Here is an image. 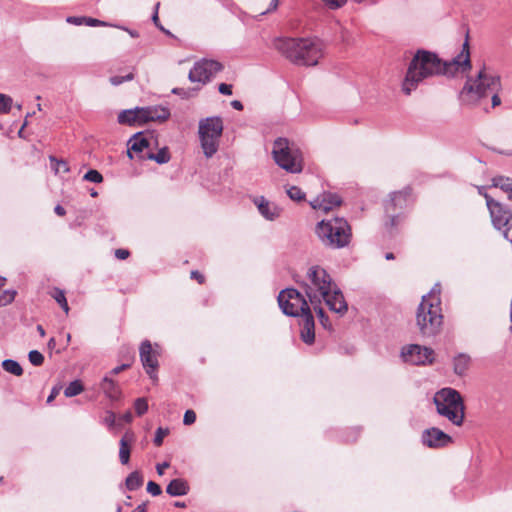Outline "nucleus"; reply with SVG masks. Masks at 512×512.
I'll return each instance as SVG.
<instances>
[{"label":"nucleus","instance_id":"1","mask_svg":"<svg viewBox=\"0 0 512 512\" xmlns=\"http://www.w3.org/2000/svg\"><path fill=\"white\" fill-rule=\"evenodd\" d=\"M471 69L468 38L463 43L461 52L449 61H443L437 54L419 49L410 60L405 76L401 82V91L409 96L426 80L439 75L454 76L457 72Z\"/></svg>","mask_w":512,"mask_h":512},{"label":"nucleus","instance_id":"2","mask_svg":"<svg viewBox=\"0 0 512 512\" xmlns=\"http://www.w3.org/2000/svg\"><path fill=\"white\" fill-rule=\"evenodd\" d=\"M301 287L310 305L319 306L324 302L330 311L339 316L346 314L348 305L344 295L323 267L319 265L309 267Z\"/></svg>","mask_w":512,"mask_h":512},{"label":"nucleus","instance_id":"3","mask_svg":"<svg viewBox=\"0 0 512 512\" xmlns=\"http://www.w3.org/2000/svg\"><path fill=\"white\" fill-rule=\"evenodd\" d=\"M501 90L500 76L487 70L486 66L483 65L475 77H467L460 92V97L463 102L474 104L491 95L492 107H497L501 104L499 97Z\"/></svg>","mask_w":512,"mask_h":512},{"label":"nucleus","instance_id":"4","mask_svg":"<svg viewBox=\"0 0 512 512\" xmlns=\"http://www.w3.org/2000/svg\"><path fill=\"white\" fill-rule=\"evenodd\" d=\"M275 48L296 65L315 66L324 56V45L311 38H279Z\"/></svg>","mask_w":512,"mask_h":512},{"label":"nucleus","instance_id":"5","mask_svg":"<svg viewBox=\"0 0 512 512\" xmlns=\"http://www.w3.org/2000/svg\"><path fill=\"white\" fill-rule=\"evenodd\" d=\"M440 285L436 284L428 295L422 297L416 314L420 333L426 337L437 335L443 324L440 301Z\"/></svg>","mask_w":512,"mask_h":512},{"label":"nucleus","instance_id":"6","mask_svg":"<svg viewBox=\"0 0 512 512\" xmlns=\"http://www.w3.org/2000/svg\"><path fill=\"white\" fill-rule=\"evenodd\" d=\"M439 415L456 426H461L465 418V406L461 394L453 388H442L433 397Z\"/></svg>","mask_w":512,"mask_h":512},{"label":"nucleus","instance_id":"7","mask_svg":"<svg viewBox=\"0 0 512 512\" xmlns=\"http://www.w3.org/2000/svg\"><path fill=\"white\" fill-rule=\"evenodd\" d=\"M316 233L323 245L333 249L345 247L351 237L350 226L343 218L322 220L316 227Z\"/></svg>","mask_w":512,"mask_h":512},{"label":"nucleus","instance_id":"8","mask_svg":"<svg viewBox=\"0 0 512 512\" xmlns=\"http://www.w3.org/2000/svg\"><path fill=\"white\" fill-rule=\"evenodd\" d=\"M272 155L276 164L287 172L296 174L303 170L302 152L286 138L274 141Z\"/></svg>","mask_w":512,"mask_h":512},{"label":"nucleus","instance_id":"9","mask_svg":"<svg viewBox=\"0 0 512 512\" xmlns=\"http://www.w3.org/2000/svg\"><path fill=\"white\" fill-rule=\"evenodd\" d=\"M222 132L223 121L219 116L207 117L199 121L198 135L206 158H211L218 151Z\"/></svg>","mask_w":512,"mask_h":512},{"label":"nucleus","instance_id":"10","mask_svg":"<svg viewBox=\"0 0 512 512\" xmlns=\"http://www.w3.org/2000/svg\"><path fill=\"white\" fill-rule=\"evenodd\" d=\"M278 304L282 312L291 317H301L311 312L309 300L294 288L282 290L278 295Z\"/></svg>","mask_w":512,"mask_h":512},{"label":"nucleus","instance_id":"11","mask_svg":"<svg viewBox=\"0 0 512 512\" xmlns=\"http://www.w3.org/2000/svg\"><path fill=\"white\" fill-rule=\"evenodd\" d=\"M488 210L490 212L493 226L497 230L502 231L505 239L512 243V234L510 235L511 226H509L512 219V211L493 198H488Z\"/></svg>","mask_w":512,"mask_h":512},{"label":"nucleus","instance_id":"12","mask_svg":"<svg viewBox=\"0 0 512 512\" xmlns=\"http://www.w3.org/2000/svg\"><path fill=\"white\" fill-rule=\"evenodd\" d=\"M222 68V64L218 61L202 59L194 64L188 78L192 83L206 84Z\"/></svg>","mask_w":512,"mask_h":512},{"label":"nucleus","instance_id":"13","mask_svg":"<svg viewBox=\"0 0 512 512\" xmlns=\"http://www.w3.org/2000/svg\"><path fill=\"white\" fill-rule=\"evenodd\" d=\"M401 357L404 362L412 365H426L433 362L434 351L428 347L411 344L402 349Z\"/></svg>","mask_w":512,"mask_h":512},{"label":"nucleus","instance_id":"14","mask_svg":"<svg viewBox=\"0 0 512 512\" xmlns=\"http://www.w3.org/2000/svg\"><path fill=\"white\" fill-rule=\"evenodd\" d=\"M140 359L150 379L157 382L158 352L152 348L148 340L143 341L140 346Z\"/></svg>","mask_w":512,"mask_h":512},{"label":"nucleus","instance_id":"15","mask_svg":"<svg viewBox=\"0 0 512 512\" xmlns=\"http://www.w3.org/2000/svg\"><path fill=\"white\" fill-rule=\"evenodd\" d=\"M409 196L410 190L405 189L391 193L389 200L385 202V212L390 217L392 226L396 225V220L399 217V214L396 212L397 209L402 210L407 207Z\"/></svg>","mask_w":512,"mask_h":512},{"label":"nucleus","instance_id":"16","mask_svg":"<svg viewBox=\"0 0 512 512\" xmlns=\"http://www.w3.org/2000/svg\"><path fill=\"white\" fill-rule=\"evenodd\" d=\"M421 441L429 448H441L451 443L452 438L439 428L432 427L423 431Z\"/></svg>","mask_w":512,"mask_h":512},{"label":"nucleus","instance_id":"17","mask_svg":"<svg viewBox=\"0 0 512 512\" xmlns=\"http://www.w3.org/2000/svg\"><path fill=\"white\" fill-rule=\"evenodd\" d=\"M140 123L165 122L170 117V110L164 106H149L139 109Z\"/></svg>","mask_w":512,"mask_h":512},{"label":"nucleus","instance_id":"18","mask_svg":"<svg viewBox=\"0 0 512 512\" xmlns=\"http://www.w3.org/2000/svg\"><path fill=\"white\" fill-rule=\"evenodd\" d=\"M341 203L342 200L339 195L330 192H324L317 198L312 200L310 202V205L313 209L328 212L334 209L335 207L340 206Z\"/></svg>","mask_w":512,"mask_h":512},{"label":"nucleus","instance_id":"19","mask_svg":"<svg viewBox=\"0 0 512 512\" xmlns=\"http://www.w3.org/2000/svg\"><path fill=\"white\" fill-rule=\"evenodd\" d=\"M301 326V339L306 344H312L315 339V322L312 312L303 314L300 321Z\"/></svg>","mask_w":512,"mask_h":512},{"label":"nucleus","instance_id":"20","mask_svg":"<svg viewBox=\"0 0 512 512\" xmlns=\"http://www.w3.org/2000/svg\"><path fill=\"white\" fill-rule=\"evenodd\" d=\"M254 204L257 206L259 213L267 220L273 221L280 216V209L263 196L256 197Z\"/></svg>","mask_w":512,"mask_h":512},{"label":"nucleus","instance_id":"21","mask_svg":"<svg viewBox=\"0 0 512 512\" xmlns=\"http://www.w3.org/2000/svg\"><path fill=\"white\" fill-rule=\"evenodd\" d=\"M135 440L132 432H126L119 442V460L122 465H126L130 461L131 446Z\"/></svg>","mask_w":512,"mask_h":512},{"label":"nucleus","instance_id":"22","mask_svg":"<svg viewBox=\"0 0 512 512\" xmlns=\"http://www.w3.org/2000/svg\"><path fill=\"white\" fill-rule=\"evenodd\" d=\"M188 482L183 478H176L170 481L166 487V493L172 497L185 496L189 493Z\"/></svg>","mask_w":512,"mask_h":512},{"label":"nucleus","instance_id":"23","mask_svg":"<svg viewBox=\"0 0 512 512\" xmlns=\"http://www.w3.org/2000/svg\"><path fill=\"white\" fill-rule=\"evenodd\" d=\"M151 139L145 137L142 135V133L135 134L128 142L129 149H128V156L132 158L131 151L134 152H142L145 148H148L151 146Z\"/></svg>","mask_w":512,"mask_h":512},{"label":"nucleus","instance_id":"24","mask_svg":"<svg viewBox=\"0 0 512 512\" xmlns=\"http://www.w3.org/2000/svg\"><path fill=\"white\" fill-rule=\"evenodd\" d=\"M492 187L500 188L507 193V197L512 201V179L505 176H496L492 178Z\"/></svg>","mask_w":512,"mask_h":512},{"label":"nucleus","instance_id":"25","mask_svg":"<svg viewBox=\"0 0 512 512\" xmlns=\"http://www.w3.org/2000/svg\"><path fill=\"white\" fill-rule=\"evenodd\" d=\"M469 364L470 357L467 354H458L453 360L455 374L459 376L464 375L468 370Z\"/></svg>","mask_w":512,"mask_h":512},{"label":"nucleus","instance_id":"26","mask_svg":"<svg viewBox=\"0 0 512 512\" xmlns=\"http://www.w3.org/2000/svg\"><path fill=\"white\" fill-rule=\"evenodd\" d=\"M140 108H136L135 110H124L118 115V122L120 124H135L136 122L140 123Z\"/></svg>","mask_w":512,"mask_h":512},{"label":"nucleus","instance_id":"27","mask_svg":"<svg viewBox=\"0 0 512 512\" xmlns=\"http://www.w3.org/2000/svg\"><path fill=\"white\" fill-rule=\"evenodd\" d=\"M101 389L107 397L116 399L119 395L117 384L108 376H105L101 383Z\"/></svg>","mask_w":512,"mask_h":512},{"label":"nucleus","instance_id":"28","mask_svg":"<svg viewBox=\"0 0 512 512\" xmlns=\"http://www.w3.org/2000/svg\"><path fill=\"white\" fill-rule=\"evenodd\" d=\"M126 488L130 491L137 490L143 485V476L139 471L130 473L125 481Z\"/></svg>","mask_w":512,"mask_h":512},{"label":"nucleus","instance_id":"29","mask_svg":"<svg viewBox=\"0 0 512 512\" xmlns=\"http://www.w3.org/2000/svg\"><path fill=\"white\" fill-rule=\"evenodd\" d=\"M2 368L15 376H21L23 374V369L21 365L12 359H6L2 362Z\"/></svg>","mask_w":512,"mask_h":512},{"label":"nucleus","instance_id":"30","mask_svg":"<svg viewBox=\"0 0 512 512\" xmlns=\"http://www.w3.org/2000/svg\"><path fill=\"white\" fill-rule=\"evenodd\" d=\"M50 295L67 314L69 312V306L64 291L59 288H53Z\"/></svg>","mask_w":512,"mask_h":512},{"label":"nucleus","instance_id":"31","mask_svg":"<svg viewBox=\"0 0 512 512\" xmlns=\"http://www.w3.org/2000/svg\"><path fill=\"white\" fill-rule=\"evenodd\" d=\"M147 157L158 164H165L170 160V153L167 147H163L157 153H149Z\"/></svg>","mask_w":512,"mask_h":512},{"label":"nucleus","instance_id":"32","mask_svg":"<svg viewBox=\"0 0 512 512\" xmlns=\"http://www.w3.org/2000/svg\"><path fill=\"white\" fill-rule=\"evenodd\" d=\"M84 390L82 383L79 380H75L69 383L64 390V395L68 398L74 397L80 394Z\"/></svg>","mask_w":512,"mask_h":512},{"label":"nucleus","instance_id":"33","mask_svg":"<svg viewBox=\"0 0 512 512\" xmlns=\"http://www.w3.org/2000/svg\"><path fill=\"white\" fill-rule=\"evenodd\" d=\"M286 193L293 201L299 202L305 199V193L297 186L288 187Z\"/></svg>","mask_w":512,"mask_h":512},{"label":"nucleus","instance_id":"34","mask_svg":"<svg viewBox=\"0 0 512 512\" xmlns=\"http://www.w3.org/2000/svg\"><path fill=\"white\" fill-rule=\"evenodd\" d=\"M16 291L5 290L0 294V307L12 303L15 299Z\"/></svg>","mask_w":512,"mask_h":512},{"label":"nucleus","instance_id":"35","mask_svg":"<svg viewBox=\"0 0 512 512\" xmlns=\"http://www.w3.org/2000/svg\"><path fill=\"white\" fill-rule=\"evenodd\" d=\"M28 359L34 366H41L44 362V356L38 350H31L28 354Z\"/></svg>","mask_w":512,"mask_h":512},{"label":"nucleus","instance_id":"36","mask_svg":"<svg viewBox=\"0 0 512 512\" xmlns=\"http://www.w3.org/2000/svg\"><path fill=\"white\" fill-rule=\"evenodd\" d=\"M134 408L137 415L141 416L145 414L148 410V403L146 398H137L134 402Z\"/></svg>","mask_w":512,"mask_h":512},{"label":"nucleus","instance_id":"37","mask_svg":"<svg viewBox=\"0 0 512 512\" xmlns=\"http://www.w3.org/2000/svg\"><path fill=\"white\" fill-rule=\"evenodd\" d=\"M84 179L93 183H101L103 176L97 170L91 169L84 175Z\"/></svg>","mask_w":512,"mask_h":512},{"label":"nucleus","instance_id":"38","mask_svg":"<svg viewBox=\"0 0 512 512\" xmlns=\"http://www.w3.org/2000/svg\"><path fill=\"white\" fill-rule=\"evenodd\" d=\"M133 79H134V74L128 73L125 76H112V77H110L109 81L112 85L118 86L126 81H131Z\"/></svg>","mask_w":512,"mask_h":512},{"label":"nucleus","instance_id":"39","mask_svg":"<svg viewBox=\"0 0 512 512\" xmlns=\"http://www.w3.org/2000/svg\"><path fill=\"white\" fill-rule=\"evenodd\" d=\"M11 105H12V98L7 95L0 94V112H2V113L8 112L11 108Z\"/></svg>","mask_w":512,"mask_h":512},{"label":"nucleus","instance_id":"40","mask_svg":"<svg viewBox=\"0 0 512 512\" xmlns=\"http://www.w3.org/2000/svg\"><path fill=\"white\" fill-rule=\"evenodd\" d=\"M168 434H169V429L168 428L159 427L156 430V433H155L154 444L156 446H161L162 443H163L164 437L167 436Z\"/></svg>","mask_w":512,"mask_h":512},{"label":"nucleus","instance_id":"41","mask_svg":"<svg viewBox=\"0 0 512 512\" xmlns=\"http://www.w3.org/2000/svg\"><path fill=\"white\" fill-rule=\"evenodd\" d=\"M311 306L313 307V309L317 313V315L319 317V320H320L321 324L323 325V327L327 328L328 325H329L328 324V317L326 316V314L324 312L322 304H319V306H317V305H311Z\"/></svg>","mask_w":512,"mask_h":512},{"label":"nucleus","instance_id":"42","mask_svg":"<svg viewBox=\"0 0 512 512\" xmlns=\"http://www.w3.org/2000/svg\"><path fill=\"white\" fill-rule=\"evenodd\" d=\"M147 492L152 496H159L162 493V489L159 484L154 481H149L147 483Z\"/></svg>","mask_w":512,"mask_h":512},{"label":"nucleus","instance_id":"43","mask_svg":"<svg viewBox=\"0 0 512 512\" xmlns=\"http://www.w3.org/2000/svg\"><path fill=\"white\" fill-rule=\"evenodd\" d=\"M325 5L329 8V9H332V10H336L340 7H342L346 2L347 0H322Z\"/></svg>","mask_w":512,"mask_h":512},{"label":"nucleus","instance_id":"44","mask_svg":"<svg viewBox=\"0 0 512 512\" xmlns=\"http://www.w3.org/2000/svg\"><path fill=\"white\" fill-rule=\"evenodd\" d=\"M196 421V413L193 410H187L183 417L185 425H191Z\"/></svg>","mask_w":512,"mask_h":512},{"label":"nucleus","instance_id":"45","mask_svg":"<svg viewBox=\"0 0 512 512\" xmlns=\"http://www.w3.org/2000/svg\"><path fill=\"white\" fill-rule=\"evenodd\" d=\"M85 25L87 26H107V23L95 18L85 17Z\"/></svg>","mask_w":512,"mask_h":512},{"label":"nucleus","instance_id":"46","mask_svg":"<svg viewBox=\"0 0 512 512\" xmlns=\"http://www.w3.org/2000/svg\"><path fill=\"white\" fill-rule=\"evenodd\" d=\"M218 90L223 95H231L232 94V85L221 83L218 87Z\"/></svg>","mask_w":512,"mask_h":512},{"label":"nucleus","instance_id":"47","mask_svg":"<svg viewBox=\"0 0 512 512\" xmlns=\"http://www.w3.org/2000/svg\"><path fill=\"white\" fill-rule=\"evenodd\" d=\"M278 5H279V0H271L270 5L267 8V10L261 12L259 16H263V15H265L267 13L275 11L278 8Z\"/></svg>","mask_w":512,"mask_h":512},{"label":"nucleus","instance_id":"48","mask_svg":"<svg viewBox=\"0 0 512 512\" xmlns=\"http://www.w3.org/2000/svg\"><path fill=\"white\" fill-rule=\"evenodd\" d=\"M159 5H160V3H157V4L155 5V12H154V14H153V16H152V20H153L154 24H155L157 27H159L162 31H164V32H166V33H169V32H168V31H166L162 26H160V25H159V17H158V8H159Z\"/></svg>","mask_w":512,"mask_h":512},{"label":"nucleus","instance_id":"49","mask_svg":"<svg viewBox=\"0 0 512 512\" xmlns=\"http://www.w3.org/2000/svg\"><path fill=\"white\" fill-rule=\"evenodd\" d=\"M67 22L74 25H82L85 24V17L70 16L67 18Z\"/></svg>","mask_w":512,"mask_h":512},{"label":"nucleus","instance_id":"50","mask_svg":"<svg viewBox=\"0 0 512 512\" xmlns=\"http://www.w3.org/2000/svg\"><path fill=\"white\" fill-rule=\"evenodd\" d=\"M115 414L113 412H107V415L104 419V422L109 426L113 427L115 425Z\"/></svg>","mask_w":512,"mask_h":512},{"label":"nucleus","instance_id":"51","mask_svg":"<svg viewBox=\"0 0 512 512\" xmlns=\"http://www.w3.org/2000/svg\"><path fill=\"white\" fill-rule=\"evenodd\" d=\"M129 251L126 249H117L115 251V256L120 260H125L129 256Z\"/></svg>","mask_w":512,"mask_h":512},{"label":"nucleus","instance_id":"52","mask_svg":"<svg viewBox=\"0 0 512 512\" xmlns=\"http://www.w3.org/2000/svg\"><path fill=\"white\" fill-rule=\"evenodd\" d=\"M169 466H170L169 462L158 463L156 465V471H157L158 475L162 476L164 474L165 469L169 468Z\"/></svg>","mask_w":512,"mask_h":512},{"label":"nucleus","instance_id":"53","mask_svg":"<svg viewBox=\"0 0 512 512\" xmlns=\"http://www.w3.org/2000/svg\"><path fill=\"white\" fill-rule=\"evenodd\" d=\"M130 367V364L129 363H125V364H122V365H119L117 367H115L114 369L111 370V374L113 375H116V374H119L120 372L126 370L127 368Z\"/></svg>","mask_w":512,"mask_h":512},{"label":"nucleus","instance_id":"54","mask_svg":"<svg viewBox=\"0 0 512 512\" xmlns=\"http://www.w3.org/2000/svg\"><path fill=\"white\" fill-rule=\"evenodd\" d=\"M56 172L62 170L63 172H68L69 167L65 161H57V167L55 168Z\"/></svg>","mask_w":512,"mask_h":512},{"label":"nucleus","instance_id":"55","mask_svg":"<svg viewBox=\"0 0 512 512\" xmlns=\"http://www.w3.org/2000/svg\"><path fill=\"white\" fill-rule=\"evenodd\" d=\"M477 191L480 195H482L486 200V205L488 206V198H492L487 192L485 186H477Z\"/></svg>","mask_w":512,"mask_h":512},{"label":"nucleus","instance_id":"56","mask_svg":"<svg viewBox=\"0 0 512 512\" xmlns=\"http://www.w3.org/2000/svg\"><path fill=\"white\" fill-rule=\"evenodd\" d=\"M191 278L196 279L199 283H203V281H204L203 275L198 271H192Z\"/></svg>","mask_w":512,"mask_h":512},{"label":"nucleus","instance_id":"57","mask_svg":"<svg viewBox=\"0 0 512 512\" xmlns=\"http://www.w3.org/2000/svg\"><path fill=\"white\" fill-rule=\"evenodd\" d=\"M58 393H59V389L53 388L51 391V394L47 398V402L48 403L52 402Z\"/></svg>","mask_w":512,"mask_h":512},{"label":"nucleus","instance_id":"58","mask_svg":"<svg viewBox=\"0 0 512 512\" xmlns=\"http://www.w3.org/2000/svg\"><path fill=\"white\" fill-rule=\"evenodd\" d=\"M54 211L57 215L59 216H64L66 211L65 209L61 206V205H57L55 208H54Z\"/></svg>","mask_w":512,"mask_h":512},{"label":"nucleus","instance_id":"59","mask_svg":"<svg viewBox=\"0 0 512 512\" xmlns=\"http://www.w3.org/2000/svg\"><path fill=\"white\" fill-rule=\"evenodd\" d=\"M231 106H232L234 109L239 110V111L243 109V105H242V103H241L240 101H238V100H233V101L231 102Z\"/></svg>","mask_w":512,"mask_h":512},{"label":"nucleus","instance_id":"60","mask_svg":"<svg viewBox=\"0 0 512 512\" xmlns=\"http://www.w3.org/2000/svg\"><path fill=\"white\" fill-rule=\"evenodd\" d=\"M122 419H123L125 422L129 423V422H131V421H132L133 416H132V414H131V412H130V411H127L125 414H123Z\"/></svg>","mask_w":512,"mask_h":512},{"label":"nucleus","instance_id":"61","mask_svg":"<svg viewBox=\"0 0 512 512\" xmlns=\"http://www.w3.org/2000/svg\"><path fill=\"white\" fill-rule=\"evenodd\" d=\"M47 346H48L49 350H53L56 347V340H55V338H50L49 341H48Z\"/></svg>","mask_w":512,"mask_h":512},{"label":"nucleus","instance_id":"62","mask_svg":"<svg viewBox=\"0 0 512 512\" xmlns=\"http://www.w3.org/2000/svg\"><path fill=\"white\" fill-rule=\"evenodd\" d=\"M125 31H127L129 33V35L133 38H136L139 36L138 32L135 31V30H130L128 28H123Z\"/></svg>","mask_w":512,"mask_h":512},{"label":"nucleus","instance_id":"63","mask_svg":"<svg viewBox=\"0 0 512 512\" xmlns=\"http://www.w3.org/2000/svg\"><path fill=\"white\" fill-rule=\"evenodd\" d=\"M172 93L177 95H185V91L182 88H174L172 90Z\"/></svg>","mask_w":512,"mask_h":512},{"label":"nucleus","instance_id":"64","mask_svg":"<svg viewBox=\"0 0 512 512\" xmlns=\"http://www.w3.org/2000/svg\"><path fill=\"white\" fill-rule=\"evenodd\" d=\"M37 331L39 332L41 337L45 336V330H44V328L41 325L37 326Z\"/></svg>","mask_w":512,"mask_h":512}]
</instances>
